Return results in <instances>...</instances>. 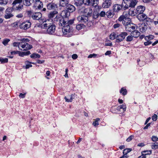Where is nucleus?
<instances>
[{"instance_id":"obj_38","label":"nucleus","mask_w":158,"mask_h":158,"mask_svg":"<svg viewBox=\"0 0 158 158\" xmlns=\"http://www.w3.org/2000/svg\"><path fill=\"white\" fill-rule=\"evenodd\" d=\"M8 2V0H0V5L4 6L7 4Z\"/></svg>"},{"instance_id":"obj_27","label":"nucleus","mask_w":158,"mask_h":158,"mask_svg":"<svg viewBox=\"0 0 158 158\" xmlns=\"http://www.w3.org/2000/svg\"><path fill=\"white\" fill-rule=\"evenodd\" d=\"M137 1L136 0H131L130 3H129L130 7H133L136 4Z\"/></svg>"},{"instance_id":"obj_11","label":"nucleus","mask_w":158,"mask_h":158,"mask_svg":"<svg viewBox=\"0 0 158 158\" xmlns=\"http://www.w3.org/2000/svg\"><path fill=\"white\" fill-rule=\"evenodd\" d=\"M77 19L78 21L81 23H86L88 21L89 19L86 15H81L77 17Z\"/></svg>"},{"instance_id":"obj_43","label":"nucleus","mask_w":158,"mask_h":158,"mask_svg":"<svg viewBox=\"0 0 158 158\" xmlns=\"http://www.w3.org/2000/svg\"><path fill=\"white\" fill-rule=\"evenodd\" d=\"M133 36L131 35H128L126 38V41L127 42H130L133 40Z\"/></svg>"},{"instance_id":"obj_64","label":"nucleus","mask_w":158,"mask_h":158,"mask_svg":"<svg viewBox=\"0 0 158 158\" xmlns=\"http://www.w3.org/2000/svg\"><path fill=\"white\" fill-rule=\"evenodd\" d=\"M44 62V60H38L37 61V62L39 64H42Z\"/></svg>"},{"instance_id":"obj_13","label":"nucleus","mask_w":158,"mask_h":158,"mask_svg":"<svg viewBox=\"0 0 158 158\" xmlns=\"http://www.w3.org/2000/svg\"><path fill=\"white\" fill-rule=\"evenodd\" d=\"M42 15L41 13L39 12H35L32 15V19L35 20H39L41 19Z\"/></svg>"},{"instance_id":"obj_21","label":"nucleus","mask_w":158,"mask_h":158,"mask_svg":"<svg viewBox=\"0 0 158 158\" xmlns=\"http://www.w3.org/2000/svg\"><path fill=\"white\" fill-rule=\"evenodd\" d=\"M34 0H23V4L26 6L31 5L34 2Z\"/></svg>"},{"instance_id":"obj_60","label":"nucleus","mask_w":158,"mask_h":158,"mask_svg":"<svg viewBox=\"0 0 158 158\" xmlns=\"http://www.w3.org/2000/svg\"><path fill=\"white\" fill-rule=\"evenodd\" d=\"M18 23L17 22H15L13 23L12 24V26L13 27H16L18 26Z\"/></svg>"},{"instance_id":"obj_15","label":"nucleus","mask_w":158,"mask_h":158,"mask_svg":"<svg viewBox=\"0 0 158 158\" xmlns=\"http://www.w3.org/2000/svg\"><path fill=\"white\" fill-rule=\"evenodd\" d=\"M145 9V6H143L140 5L137 6L136 8V11L137 14H142Z\"/></svg>"},{"instance_id":"obj_45","label":"nucleus","mask_w":158,"mask_h":158,"mask_svg":"<svg viewBox=\"0 0 158 158\" xmlns=\"http://www.w3.org/2000/svg\"><path fill=\"white\" fill-rule=\"evenodd\" d=\"M37 4H38V6H36L38 9H40L42 7H43V3L41 2H37Z\"/></svg>"},{"instance_id":"obj_20","label":"nucleus","mask_w":158,"mask_h":158,"mask_svg":"<svg viewBox=\"0 0 158 158\" xmlns=\"http://www.w3.org/2000/svg\"><path fill=\"white\" fill-rule=\"evenodd\" d=\"M131 34L133 37L135 38L138 37L140 34V32L138 30H136L135 29V30L131 32Z\"/></svg>"},{"instance_id":"obj_59","label":"nucleus","mask_w":158,"mask_h":158,"mask_svg":"<svg viewBox=\"0 0 158 158\" xmlns=\"http://www.w3.org/2000/svg\"><path fill=\"white\" fill-rule=\"evenodd\" d=\"M93 125L94 126H96L98 125H99V123L98 122L95 121L93 122Z\"/></svg>"},{"instance_id":"obj_3","label":"nucleus","mask_w":158,"mask_h":158,"mask_svg":"<svg viewBox=\"0 0 158 158\" xmlns=\"http://www.w3.org/2000/svg\"><path fill=\"white\" fill-rule=\"evenodd\" d=\"M128 14L126 12H124L118 19L119 21H122V23L125 26L128 25L131 22V19L128 17Z\"/></svg>"},{"instance_id":"obj_44","label":"nucleus","mask_w":158,"mask_h":158,"mask_svg":"<svg viewBox=\"0 0 158 158\" xmlns=\"http://www.w3.org/2000/svg\"><path fill=\"white\" fill-rule=\"evenodd\" d=\"M10 41V40L8 39H6L3 40V42H2V43L5 45L6 46L8 44V43Z\"/></svg>"},{"instance_id":"obj_46","label":"nucleus","mask_w":158,"mask_h":158,"mask_svg":"<svg viewBox=\"0 0 158 158\" xmlns=\"http://www.w3.org/2000/svg\"><path fill=\"white\" fill-rule=\"evenodd\" d=\"M143 153V154L145 156L147 155H150L152 153L151 151H145L142 152Z\"/></svg>"},{"instance_id":"obj_34","label":"nucleus","mask_w":158,"mask_h":158,"mask_svg":"<svg viewBox=\"0 0 158 158\" xmlns=\"http://www.w3.org/2000/svg\"><path fill=\"white\" fill-rule=\"evenodd\" d=\"M127 2L124 3L123 2L122 3V9H123V10H125L128 8L129 7H130L129 4H127Z\"/></svg>"},{"instance_id":"obj_19","label":"nucleus","mask_w":158,"mask_h":158,"mask_svg":"<svg viewBox=\"0 0 158 158\" xmlns=\"http://www.w3.org/2000/svg\"><path fill=\"white\" fill-rule=\"evenodd\" d=\"M66 9L69 12H72L75 10V7L73 5L69 4L67 6Z\"/></svg>"},{"instance_id":"obj_16","label":"nucleus","mask_w":158,"mask_h":158,"mask_svg":"<svg viewBox=\"0 0 158 158\" xmlns=\"http://www.w3.org/2000/svg\"><path fill=\"white\" fill-rule=\"evenodd\" d=\"M47 9L49 10L55 9L57 8V6L54 3L51 2L48 4L47 6Z\"/></svg>"},{"instance_id":"obj_48","label":"nucleus","mask_w":158,"mask_h":158,"mask_svg":"<svg viewBox=\"0 0 158 158\" xmlns=\"http://www.w3.org/2000/svg\"><path fill=\"white\" fill-rule=\"evenodd\" d=\"M21 42H15L13 43V45L14 47H17V46L19 48V46L20 45H21Z\"/></svg>"},{"instance_id":"obj_58","label":"nucleus","mask_w":158,"mask_h":158,"mask_svg":"<svg viewBox=\"0 0 158 158\" xmlns=\"http://www.w3.org/2000/svg\"><path fill=\"white\" fill-rule=\"evenodd\" d=\"M25 94H23L22 93H20L19 94V97L22 98H24L25 97Z\"/></svg>"},{"instance_id":"obj_57","label":"nucleus","mask_w":158,"mask_h":158,"mask_svg":"<svg viewBox=\"0 0 158 158\" xmlns=\"http://www.w3.org/2000/svg\"><path fill=\"white\" fill-rule=\"evenodd\" d=\"M24 54V56L25 55H28L31 54V53L30 52V51H28L27 52H23V53Z\"/></svg>"},{"instance_id":"obj_39","label":"nucleus","mask_w":158,"mask_h":158,"mask_svg":"<svg viewBox=\"0 0 158 158\" xmlns=\"http://www.w3.org/2000/svg\"><path fill=\"white\" fill-rule=\"evenodd\" d=\"M120 93L122 94L123 95H125L127 94V90L126 89L122 88L120 91Z\"/></svg>"},{"instance_id":"obj_6","label":"nucleus","mask_w":158,"mask_h":158,"mask_svg":"<svg viewBox=\"0 0 158 158\" xmlns=\"http://www.w3.org/2000/svg\"><path fill=\"white\" fill-rule=\"evenodd\" d=\"M13 8L8 7L6 9L4 17L6 19H8L13 17L14 15L12 13L13 11Z\"/></svg>"},{"instance_id":"obj_2","label":"nucleus","mask_w":158,"mask_h":158,"mask_svg":"<svg viewBox=\"0 0 158 158\" xmlns=\"http://www.w3.org/2000/svg\"><path fill=\"white\" fill-rule=\"evenodd\" d=\"M40 27L42 29H47V33L50 35L53 34L55 31L56 26L54 24L52 20L49 19L44 22L43 24H41Z\"/></svg>"},{"instance_id":"obj_47","label":"nucleus","mask_w":158,"mask_h":158,"mask_svg":"<svg viewBox=\"0 0 158 158\" xmlns=\"http://www.w3.org/2000/svg\"><path fill=\"white\" fill-rule=\"evenodd\" d=\"M8 61V59L7 58H2L1 63L3 64L6 63H7Z\"/></svg>"},{"instance_id":"obj_52","label":"nucleus","mask_w":158,"mask_h":158,"mask_svg":"<svg viewBox=\"0 0 158 158\" xmlns=\"http://www.w3.org/2000/svg\"><path fill=\"white\" fill-rule=\"evenodd\" d=\"M105 15H106V13L104 11H102L99 13V15L101 17H104Z\"/></svg>"},{"instance_id":"obj_4","label":"nucleus","mask_w":158,"mask_h":158,"mask_svg":"<svg viewBox=\"0 0 158 158\" xmlns=\"http://www.w3.org/2000/svg\"><path fill=\"white\" fill-rule=\"evenodd\" d=\"M128 14L126 12H124L118 19L119 21H122V23L125 26L128 25L131 22V19L128 17Z\"/></svg>"},{"instance_id":"obj_8","label":"nucleus","mask_w":158,"mask_h":158,"mask_svg":"<svg viewBox=\"0 0 158 158\" xmlns=\"http://www.w3.org/2000/svg\"><path fill=\"white\" fill-rule=\"evenodd\" d=\"M127 35V33L126 32H123L120 34L117 35L116 37V42L119 43L123 41Z\"/></svg>"},{"instance_id":"obj_35","label":"nucleus","mask_w":158,"mask_h":158,"mask_svg":"<svg viewBox=\"0 0 158 158\" xmlns=\"http://www.w3.org/2000/svg\"><path fill=\"white\" fill-rule=\"evenodd\" d=\"M132 151L131 148H127L124 149L123 152V153L124 155H127V154Z\"/></svg>"},{"instance_id":"obj_54","label":"nucleus","mask_w":158,"mask_h":158,"mask_svg":"<svg viewBox=\"0 0 158 158\" xmlns=\"http://www.w3.org/2000/svg\"><path fill=\"white\" fill-rule=\"evenodd\" d=\"M152 43V42L150 41H147V42L144 43V44L145 46H148L151 44Z\"/></svg>"},{"instance_id":"obj_55","label":"nucleus","mask_w":158,"mask_h":158,"mask_svg":"<svg viewBox=\"0 0 158 158\" xmlns=\"http://www.w3.org/2000/svg\"><path fill=\"white\" fill-rule=\"evenodd\" d=\"M121 25L119 23L115 24L113 26L114 28H117L121 26Z\"/></svg>"},{"instance_id":"obj_29","label":"nucleus","mask_w":158,"mask_h":158,"mask_svg":"<svg viewBox=\"0 0 158 158\" xmlns=\"http://www.w3.org/2000/svg\"><path fill=\"white\" fill-rule=\"evenodd\" d=\"M57 13L58 12L56 11H54L52 12H51L48 15V17L49 18H53Z\"/></svg>"},{"instance_id":"obj_33","label":"nucleus","mask_w":158,"mask_h":158,"mask_svg":"<svg viewBox=\"0 0 158 158\" xmlns=\"http://www.w3.org/2000/svg\"><path fill=\"white\" fill-rule=\"evenodd\" d=\"M99 0H92V4L91 6H92L94 7H96L98 4Z\"/></svg>"},{"instance_id":"obj_10","label":"nucleus","mask_w":158,"mask_h":158,"mask_svg":"<svg viewBox=\"0 0 158 158\" xmlns=\"http://www.w3.org/2000/svg\"><path fill=\"white\" fill-rule=\"evenodd\" d=\"M135 25L130 23L125 27V29L127 31L131 32L135 29Z\"/></svg>"},{"instance_id":"obj_62","label":"nucleus","mask_w":158,"mask_h":158,"mask_svg":"<svg viewBox=\"0 0 158 158\" xmlns=\"http://www.w3.org/2000/svg\"><path fill=\"white\" fill-rule=\"evenodd\" d=\"M138 158H146V157L143 154V153L142 152V155L139 156Z\"/></svg>"},{"instance_id":"obj_14","label":"nucleus","mask_w":158,"mask_h":158,"mask_svg":"<svg viewBox=\"0 0 158 158\" xmlns=\"http://www.w3.org/2000/svg\"><path fill=\"white\" fill-rule=\"evenodd\" d=\"M111 5V0H105L102 3V7L104 8H107L109 7Z\"/></svg>"},{"instance_id":"obj_9","label":"nucleus","mask_w":158,"mask_h":158,"mask_svg":"<svg viewBox=\"0 0 158 158\" xmlns=\"http://www.w3.org/2000/svg\"><path fill=\"white\" fill-rule=\"evenodd\" d=\"M31 26V23L28 21H26L21 24L19 27L21 29L26 30L29 28Z\"/></svg>"},{"instance_id":"obj_63","label":"nucleus","mask_w":158,"mask_h":158,"mask_svg":"<svg viewBox=\"0 0 158 158\" xmlns=\"http://www.w3.org/2000/svg\"><path fill=\"white\" fill-rule=\"evenodd\" d=\"M18 51H12L10 52V53L11 55L15 54L18 53Z\"/></svg>"},{"instance_id":"obj_53","label":"nucleus","mask_w":158,"mask_h":158,"mask_svg":"<svg viewBox=\"0 0 158 158\" xmlns=\"http://www.w3.org/2000/svg\"><path fill=\"white\" fill-rule=\"evenodd\" d=\"M157 116L156 114H154L152 117V120L153 121H156L157 119Z\"/></svg>"},{"instance_id":"obj_40","label":"nucleus","mask_w":158,"mask_h":158,"mask_svg":"<svg viewBox=\"0 0 158 158\" xmlns=\"http://www.w3.org/2000/svg\"><path fill=\"white\" fill-rule=\"evenodd\" d=\"M116 34L114 33H112L110 35V39L111 40H114L116 39Z\"/></svg>"},{"instance_id":"obj_12","label":"nucleus","mask_w":158,"mask_h":158,"mask_svg":"<svg viewBox=\"0 0 158 158\" xmlns=\"http://www.w3.org/2000/svg\"><path fill=\"white\" fill-rule=\"evenodd\" d=\"M21 46L24 48L23 50H27L30 49L32 48L31 45H30L27 43L21 42Z\"/></svg>"},{"instance_id":"obj_41","label":"nucleus","mask_w":158,"mask_h":158,"mask_svg":"<svg viewBox=\"0 0 158 158\" xmlns=\"http://www.w3.org/2000/svg\"><path fill=\"white\" fill-rule=\"evenodd\" d=\"M152 149H156L158 148V143H153L152 145Z\"/></svg>"},{"instance_id":"obj_18","label":"nucleus","mask_w":158,"mask_h":158,"mask_svg":"<svg viewBox=\"0 0 158 158\" xmlns=\"http://www.w3.org/2000/svg\"><path fill=\"white\" fill-rule=\"evenodd\" d=\"M139 30L141 32H144L147 29V26L145 23L141 24L139 27Z\"/></svg>"},{"instance_id":"obj_50","label":"nucleus","mask_w":158,"mask_h":158,"mask_svg":"<svg viewBox=\"0 0 158 158\" xmlns=\"http://www.w3.org/2000/svg\"><path fill=\"white\" fill-rule=\"evenodd\" d=\"M20 40V41L21 42H24V43H26V42H29V40L27 38L21 39Z\"/></svg>"},{"instance_id":"obj_26","label":"nucleus","mask_w":158,"mask_h":158,"mask_svg":"<svg viewBox=\"0 0 158 158\" xmlns=\"http://www.w3.org/2000/svg\"><path fill=\"white\" fill-rule=\"evenodd\" d=\"M126 13L128 14V15H129L131 16H135L136 14H137L136 11L135 12L134 11L133 9H130L129 10L128 13Z\"/></svg>"},{"instance_id":"obj_51","label":"nucleus","mask_w":158,"mask_h":158,"mask_svg":"<svg viewBox=\"0 0 158 158\" xmlns=\"http://www.w3.org/2000/svg\"><path fill=\"white\" fill-rule=\"evenodd\" d=\"M134 138V136L133 135H131L127 139L126 141L128 142H130Z\"/></svg>"},{"instance_id":"obj_24","label":"nucleus","mask_w":158,"mask_h":158,"mask_svg":"<svg viewBox=\"0 0 158 158\" xmlns=\"http://www.w3.org/2000/svg\"><path fill=\"white\" fill-rule=\"evenodd\" d=\"M106 15L109 18H112L114 15V12L112 10H109L106 12Z\"/></svg>"},{"instance_id":"obj_7","label":"nucleus","mask_w":158,"mask_h":158,"mask_svg":"<svg viewBox=\"0 0 158 158\" xmlns=\"http://www.w3.org/2000/svg\"><path fill=\"white\" fill-rule=\"evenodd\" d=\"M80 8V11L81 12L84 13L85 15H87V16H91L92 14L93 10L91 8L89 7L85 8L83 7H81Z\"/></svg>"},{"instance_id":"obj_42","label":"nucleus","mask_w":158,"mask_h":158,"mask_svg":"<svg viewBox=\"0 0 158 158\" xmlns=\"http://www.w3.org/2000/svg\"><path fill=\"white\" fill-rule=\"evenodd\" d=\"M99 16V13L95 11L94 12L93 15V18L96 19Z\"/></svg>"},{"instance_id":"obj_49","label":"nucleus","mask_w":158,"mask_h":158,"mask_svg":"<svg viewBox=\"0 0 158 158\" xmlns=\"http://www.w3.org/2000/svg\"><path fill=\"white\" fill-rule=\"evenodd\" d=\"M152 140L154 142H156L158 141V138L155 136H153L152 137Z\"/></svg>"},{"instance_id":"obj_31","label":"nucleus","mask_w":158,"mask_h":158,"mask_svg":"<svg viewBox=\"0 0 158 158\" xmlns=\"http://www.w3.org/2000/svg\"><path fill=\"white\" fill-rule=\"evenodd\" d=\"M64 99L66 102H72L73 99L72 95H71L70 96L69 95L67 97H65Z\"/></svg>"},{"instance_id":"obj_30","label":"nucleus","mask_w":158,"mask_h":158,"mask_svg":"<svg viewBox=\"0 0 158 158\" xmlns=\"http://www.w3.org/2000/svg\"><path fill=\"white\" fill-rule=\"evenodd\" d=\"M126 106L124 104H123L122 105H121L120 106H119L117 107V109L120 110L121 109H123V112H124V111H126Z\"/></svg>"},{"instance_id":"obj_28","label":"nucleus","mask_w":158,"mask_h":158,"mask_svg":"<svg viewBox=\"0 0 158 158\" xmlns=\"http://www.w3.org/2000/svg\"><path fill=\"white\" fill-rule=\"evenodd\" d=\"M85 5L88 6H91L92 4V0H83L82 1Z\"/></svg>"},{"instance_id":"obj_61","label":"nucleus","mask_w":158,"mask_h":158,"mask_svg":"<svg viewBox=\"0 0 158 158\" xmlns=\"http://www.w3.org/2000/svg\"><path fill=\"white\" fill-rule=\"evenodd\" d=\"M72 58L74 59H76L77 58V56L76 54H73L72 56Z\"/></svg>"},{"instance_id":"obj_23","label":"nucleus","mask_w":158,"mask_h":158,"mask_svg":"<svg viewBox=\"0 0 158 158\" xmlns=\"http://www.w3.org/2000/svg\"><path fill=\"white\" fill-rule=\"evenodd\" d=\"M121 8L122 9V5L116 4L114 5V10L115 11H118L120 10Z\"/></svg>"},{"instance_id":"obj_17","label":"nucleus","mask_w":158,"mask_h":158,"mask_svg":"<svg viewBox=\"0 0 158 158\" xmlns=\"http://www.w3.org/2000/svg\"><path fill=\"white\" fill-rule=\"evenodd\" d=\"M147 17L146 15L143 13L138 14L137 16V18L140 21L144 20Z\"/></svg>"},{"instance_id":"obj_32","label":"nucleus","mask_w":158,"mask_h":158,"mask_svg":"<svg viewBox=\"0 0 158 158\" xmlns=\"http://www.w3.org/2000/svg\"><path fill=\"white\" fill-rule=\"evenodd\" d=\"M144 23L146 25L150 24L151 23H152V20L149 18H148L147 17L144 20Z\"/></svg>"},{"instance_id":"obj_25","label":"nucleus","mask_w":158,"mask_h":158,"mask_svg":"<svg viewBox=\"0 0 158 158\" xmlns=\"http://www.w3.org/2000/svg\"><path fill=\"white\" fill-rule=\"evenodd\" d=\"M70 12L67 10H63L61 14L62 16L67 18L70 15Z\"/></svg>"},{"instance_id":"obj_1","label":"nucleus","mask_w":158,"mask_h":158,"mask_svg":"<svg viewBox=\"0 0 158 158\" xmlns=\"http://www.w3.org/2000/svg\"><path fill=\"white\" fill-rule=\"evenodd\" d=\"M54 20L55 21H59V25L63 26L62 32L63 35L67 37L72 36L73 31V28L72 27V25L74 23L73 20L71 19L67 22L65 21V20L64 18L60 19L59 17L56 16L54 19Z\"/></svg>"},{"instance_id":"obj_37","label":"nucleus","mask_w":158,"mask_h":158,"mask_svg":"<svg viewBox=\"0 0 158 158\" xmlns=\"http://www.w3.org/2000/svg\"><path fill=\"white\" fill-rule=\"evenodd\" d=\"M85 26L82 24H79L76 26V28L77 30H79L81 29L84 28Z\"/></svg>"},{"instance_id":"obj_56","label":"nucleus","mask_w":158,"mask_h":158,"mask_svg":"<svg viewBox=\"0 0 158 158\" xmlns=\"http://www.w3.org/2000/svg\"><path fill=\"white\" fill-rule=\"evenodd\" d=\"M31 62H30V63H29L28 64H27L26 65V69H28L30 67H32V65L31 64Z\"/></svg>"},{"instance_id":"obj_5","label":"nucleus","mask_w":158,"mask_h":158,"mask_svg":"<svg viewBox=\"0 0 158 158\" xmlns=\"http://www.w3.org/2000/svg\"><path fill=\"white\" fill-rule=\"evenodd\" d=\"M22 2V0H15L12 3L13 6L11 8H13V10L14 9L15 10L20 11L23 8V5L21 4Z\"/></svg>"},{"instance_id":"obj_22","label":"nucleus","mask_w":158,"mask_h":158,"mask_svg":"<svg viewBox=\"0 0 158 158\" xmlns=\"http://www.w3.org/2000/svg\"><path fill=\"white\" fill-rule=\"evenodd\" d=\"M69 3V0H60V5L64 7L66 6Z\"/></svg>"},{"instance_id":"obj_36","label":"nucleus","mask_w":158,"mask_h":158,"mask_svg":"<svg viewBox=\"0 0 158 158\" xmlns=\"http://www.w3.org/2000/svg\"><path fill=\"white\" fill-rule=\"evenodd\" d=\"M30 57L32 58H39L40 56V55L36 53H33L30 56Z\"/></svg>"}]
</instances>
